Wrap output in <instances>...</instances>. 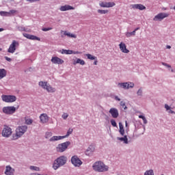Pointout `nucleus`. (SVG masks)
<instances>
[{
    "instance_id": "nucleus-1",
    "label": "nucleus",
    "mask_w": 175,
    "mask_h": 175,
    "mask_svg": "<svg viewBox=\"0 0 175 175\" xmlns=\"http://www.w3.org/2000/svg\"><path fill=\"white\" fill-rule=\"evenodd\" d=\"M92 169L94 172H98V173H105V172H109V166L106 165L105 163L98 161H96L92 165Z\"/></svg>"
},
{
    "instance_id": "nucleus-2",
    "label": "nucleus",
    "mask_w": 175,
    "mask_h": 175,
    "mask_svg": "<svg viewBox=\"0 0 175 175\" xmlns=\"http://www.w3.org/2000/svg\"><path fill=\"white\" fill-rule=\"evenodd\" d=\"M66 162H68V158L66 156H60L54 160L52 167L53 170H58L59 167L66 165Z\"/></svg>"
},
{
    "instance_id": "nucleus-3",
    "label": "nucleus",
    "mask_w": 175,
    "mask_h": 175,
    "mask_svg": "<svg viewBox=\"0 0 175 175\" xmlns=\"http://www.w3.org/2000/svg\"><path fill=\"white\" fill-rule=\"evenodd\" d=\"M28 130V126L27 125L19 126L16 129V133L12 135V140H17L20 139L25 132Z\"/></svg>"
},
{
    "instance_id": "nucleus-4",
    "label": "nucleus",
    "mask_w": 175,
    "mask_h": 175,
    "mask_svg": "<svg viewBox=\"0 0 175 175\" xmlns=\"http://www.w3.org/2000/svg\"><path fill=\"white\" fill-rule=\"evenodd\" d=\"M20 107L18 105L17 107L14 106H7L3 107L2 108V113L5 114L6 116H13L14 113H16V110H18Z\"/></svg>"
},
{
    "instance_id": "nucleus-5",
    "label": "nucleus",
    "mask_w": 175,
    "mask_h": 175,
    "mask_svg": "<svg viewBox=\"0 0 175 175\" xmlns=\"http://www.w3.org/2000/svg\"><path fill=\"white\" fill-rule=\"evenodd\" d=\"M1 100L5 103H14L17 100V97L14 95H1Z\"/></svg>"
},
{
    "instance_id": "nucleus-6",
    "label": "nucleus",
    "mask_w": 175,
    "mask_h": 175,
    "mask_svg": "<svg viewBox=\"0 0 175 175\" xmlns=\"http://www.w3.org/2000/svg\"><path fill=\"white\" fill-rule=\"evenodd\" d=\"M69 146H70V142H66L59 144L56 147V151L57 152H64L66 151Z\"/></svg>"
},
{
    "instance_id": "nucleus-7",
    "label": "nucleus",
    "mask_w": 175,
    "mask_h": 175,
    "mask_svg": "<svg viewBox=\"0 0 175 175\" xmlns=\"http://www.w3.org/2000/svg\"><path fill=\"white\" fill-rule=\"evenodd\" d=\"M118 88H122L123 90H129V88H133L135 83L133 82H123L118 83Z\"/></svg>"
},
{
    "instance_id": "nucleus-8",
    "label": "nucleus",
    "mask_w": 175,
    "mask_h": 175,
    "mask_svg": "<svg viewBox=\"0 0 175 175\" xmlns=\"http://www.w3.org/2000/svg\"><path fill=\"white\" fill-rule=\"evenodd\" d=\"M13 131H12V128L9 126L5 125L1 133L3 137H10Z\"/></svg>"
},
{
    "instance_id": "nucleus-9",
    "label": "nucleus",
    "mask_w": 175,
    "mask_h": 175,
    "mask_svg": "<svg viewBox=\"0 0 175 175\" xmlns=\"http://www.w3.org/2000/svg\"><path fill=\"white\" fill-rule=\"evenodd\" d=\"M168 13L160 12L153 18V21H162V20L169 17Z\"/></svg>"
},
{
    "instance_id": "nucleus-10",
    "label": "nucleus",
    "mask_w": 175,
    "mask_h": 175,
    "mask_svg": "<svg viewBox=\"0 0 175 175\" xmlns=\"http://www.w3.org/2000/svg\"><path fill=\"white\" fill-rule=\"evenodd\" d=\"M71 163H72L75 167H80L81 165H83V161L80 160L79 157L75 155L71 157Z\"/></svg>"
},
{
    "instance_id": "nucleus-11",
    "label": "nucleus",
    "mask_w": 175,
    "mask_h": 175,
    "mask_svg": "<svg viewBox=\"0 0 175 175\" xmlns=\"http://www.w3.org/2000/svg\"><path fill=\"white\" fill-rule=\"evenodd\" d=\"M20 46V44L18 43V41L13 40L12 44L10 45L9 49H8V53H10L11 54H14V53L16 51V49L17 47Z\"/></svg>"
},
{
    "instance_id": "nucleus-12",
    "label": "nucleus",
    "mask_w": 175,
    "mask_h": 175,
    "mask_svg": "<svg viewBox=\"0 0 175 175\" xmlns=\"http://www.w3.org/2000/svg\"><path fill=\"white\" fill-rule=\"evenodd\" d=\"M16 173V170L10 165H7L4 172L5 175H14Z\"/></svg>"
},
{
    "instance_id": "nucleus-13",
    "label": "nucleus",
    "mask_w": 175,
    "mask_h": 175,
    "mask_svg": "<svg viewBox=\"0 0 175 175\" xmlns=\"http://www.w3.org/2000/svg\"><path fill=\"white\" fill-rule=\"evenodd\" d=\"M51 62L52 64H54L55 65H62L64 64V60L57 56L53 57L51 59Z\"/></svg>"
},
{
    "instance_id": "nucleus-14",
    "label": "nucleus",
    "mask_w": 175,
    "mask_h": 175,
    "mask_svg": "<svg viewBox=\"0 0 175 175\" xmlns=\"http://www.w3.org/2000/svg\"><path fill=\"white\" fill-rule=\"evenodd\" d=\"M130 8L133 10H146V6L143 4H131Z\"/></svg>"
},
{
    "instance_id": "nucleus-15",
    "label": "nucleus",
    "mask_w": 175,
    "mask_h": 175,
    "mask_svg": "<svg viewBox=\"0 0 175 175\" xmlns=\"http://www.w3.org/2000/svg\"><path fill=\"white\" fill-rule=\"evenodd\" d=\"M49 116H47V113H42L40 116V120L41 124H47L49 122Z\"/></svg>"
},
{
    "instance_id": "nucleus-16",
    "label": "nucleus",
    "mask_w": 175,
    "mask_h": 175,
    "mask_svg": "<svg viewBox=\"0 0 175 175\" xmlns=\"http://www.w3.org/2000/svg\"><path fill=\"white\" fill-rule=\"evenodd\" d=\"M60 12H67L68 10H75V8L70 5H62L59 8Z\"/></svg>"
},
{
    "instance_id": "nucleus-17",
    "label": "nucleus",
    "mask_w": 175,
    "mask_h": 175,
    "mask_svg": "<svg viewBox=\"0 0 175 175\" xmlns=\"http://www.w3.org/2000/svg\"><path fill=\"white\" fill-rule=\"evenodd\" d=\"M109 113H111V116L113 118H118V116L120 115L118 113V109H117V108H111L109 109Z\"/></svg>"
},
{
    "instance_id": "nucleus-18",
    "label": "nucleus",
    "mask_w": 175,
    "mask_h": 175,
    "mask_svg": "<svg viewBox=\"0 0 175 175\" xmlns=\"http://www.w3.org/2000/svg\"><path fill=\"white\" fill-rule=\"evenodd\" d=\"M119 49L122 53H124V54H128L129 53V51L128 49H126V45L124 42H120L119 44Z\"/></svg>"
},
{
    "instance_id": "nucleus-19",
    "label": "nucleus",
    "mask_w": 175,
    "mask_h": 175,
    "mask_svg": "<svg viewBox=\"0 0 175 175\" xmlns=\"http://www.w3.org/2000/svg\"><path fill=\"white\" fill-rule=\"evenodd\" d=\"M23 36L25 38H27V39H29L30 40H38V41L40 40V38H38V36L28 34L27 33H23Z\"/></svg>"
},
{
    "instance_id": "nucleus-20",
    "label": "nucleus",
    "mask_w": 175,
    "mask_h": 175,
    "mask_svg": "<svg viewBox=\"0 0 175 175\" xmlns=\"http://www.w3.org/2000/svg\"><path fill=\"white\" fill-rule=\"evenodd\" d=\"M64 139H65V137H64V136H61V135L57 136V135H55V136L51 137L49 139V142H51L54 143L55 142H58V141L62 140Z\"/></svg>"
},
{
    "instance_id": "nucleus-21",
    "label": "nucleus",
    "mask_w": 175,
    "mask_h": 175,
    "mask_svg": "<svg viewBox=\"0 0 175 175\" xmlns=\"http://www.w3.org/2000/svg\"><path fill=\"white\" fill-rule=\"evenodd\" d=\"M94 152H95V146L92 145H90L85 151V154L88 156L92 155Z\"/></svg>"
},
{
    "instance_id": "nucleus-22",
    "label": "nucleus",
    "mask_w": 175,
    "mask_h": 175,
    "mask_svg": "<svg viewBox=\"0 0 175 175\" xmlns=\"http://www.w3.org/2000/svg\"><path fill=\"white\" fill-rule=\"evenodd\" d=\"M45 91L48 92L49 94H54V92L57 91V89H55V88H53L50 83H48V86H46Z\"/></svg>"
},
{
    "instance_id": "nucleus-23",
    "label": "nucleus",
    "mask_w": 175,
    "mask_h": 175,
    "mask_svg": "<svg viewBox=\"0 0 175 175\" xmlns=\"http://www.w3.org/2000/svg\"><path fill=\"white\" fill-rule=\"evenodd\" d=\"M39 87H41L43 90H46L47 86L49 85V83L47 81H41L38 83Z\"/></svg>"
},
{
    "instance_id": "nucleus-24",
    "label": "nucleus",
    "mask_w": 175,
    "mask_h": 175,
    "mask_svg": "<svg viewBox=\"0 0 175 175\" xmlns=\"http://www.w3.org/2000/svg\"><path fill=\"white\" fill-rule=\"evenodd\" d=\"M123 137H117V140L120 142H122L124 144H128L129 142H128V137L126 135H123Z\"/></svg>"
},
{
    "instance_id": "nucleus-25",
    "label": "nucleus",
    "mask_w": 175,
    "mask_h": 175,
    "mask_svg": "<svg viewBox=\"0 0 175 175\" xmlns=\"http://www.w3.org/2000/svg\"><path fill=\"white\" fill-rule=\"evenodd\" d=\"M6 75H8V71L5 70V68L0 69V80H2L4 77H6Z\"/></svg>"
},
{
    "instance_id": "nucleus-26",
    "label": "nucleus",
    "mask_w": 175,
    "mask_h": 175,
    "mask_svg": "<svg viewBox=\"0 0 175 175\" xmlns=\"http://www.w3.org/2000/svg\"><path fill=\"white\" fill-rule=\"evenodd\" d=\"M59 53H61V54H66V55H70L71 54H73V51L62 49L59 51Z\"/></svg>"
},
{
    "instance_id": "nucleus-27",
    "label": "nucleus",
    "mask_w": 175,
    "mask_h": 175,
    "mask_svg": "<svg viewBox=\"0 0 175 175\" xmlns=\"http://www.w3.org/2000/svg\"><path fill=\"white\" fill-rule=\"evenodd\" d=\"M119 133L121 136H124L125 131L124 130V126H122V123L119 122Z\"/></svg>"
},
{
    "instance_id": "nucleus-28",
    "label": "nucleus",
    "mask_w": 175,
    "mask_h": 175,
    "mask_svg": "<svg viewBox=\"0 0 175 175\" xmlns=\"http://www.w3.org/2000/svg\"><path fill=\"white\" fill-rule=\"evenodd\" d=\"M64 35H66V36H68V38H73L74 39H76V38H77V36L76 34L72 33L68 31H64Z\"/></svg>"
},
{
    "instance_id": "nucleus-29",
    "label": "nucleus",
    "mask_w": 175,
    "mask_h": 175,
    "mask_svg": "<svg viewBox=\"0 0 175 175\" xmlns=\"http://www.w3.org/2000/svg\"><path fill=\"white\" fill-rule=\"evenodd\" d=\"M144 175H155V174L154 173V170L150 169V170H147L144 173Z\"/></svg>"
},
{
    "instance_id": "nucleus-30",
    "label": "nucleus",
    "mask_w": 175,
    "mask_h": 175,
    "mask_svg": "<svg viewBox=\"0 0 175 175\" xmlns=\"http://www.w3.org/2000/svg\"><path fill=\"white\" fill-rule=\"evenodd\" d=\"M0 15L3 17H10V13H9V12L1 11Z\"/></svg>"
},
{
    "instance_id": "nucleus-31",
    "label": "nucleus",
    "mask_w": 175,
    "mask_h": 175,
    "mask_svg": "<svg viewBox=\"0 0 175 175\" xmlns=\"http://www.w3.org/2000/svg\"><path fill=\"white\" fill-rule=\"evenodd\" d=\"M85 55L87 57L88 59H90V61H94V59H96V57L90 53L85 54Z\"/></svg>"
},
{
    "instance_id": "nucleus-32",
    "label": "nucleus",
    "mask_w": 175,
    "mask_h": 175,
    "mask_svg": "<svg viewBox=\"0 0 175 175\" xmlns=\"http://www.w3.org/2000/svg\"><path fill=\"white\" fill-rule=\"evenodd\" d=\"M125 35L126 38H131V36H135L136 33H135V31H133L131 32H129V31L126 32Z\"/></svg>"
},
{
    "instance_id": "nucleus-33",
    "label": "nucleus",
    "mask_w": 175,
    "mask_h": 175,
    "mask_svg": "<svg viewBox=\"0 0 175 175\" xmlns=\"http://www.w3.org/2000/svg\"><path fill=\"white\" fill-rule=\"evenodd\" d=\"M73 133V129H69L67 131V133L66 135H64L63 137H64V139H66V137H68L69 135H72V133Z\"/></svg>"
},
{
    "instance_id": "nucleus-34",
    "label": "nucleus",
    "mask_w": 175,
    "mask_h": 175,
    "mask_svg": "<svg viewBox=\"0 0 175 175\" xmlns=\"http://www.w3.org/2000/svg\"><path fill=\"white\" fill-rule=\"evenodd\" d=\"M30 170H33L34 172H40V168L39 167H36L34 165H31L29 167Z\"/></svg>"
},
{
    "instance_id": "nucleus-35",
    "label": "nucleus",
    "mask_w": 175,
    "mask_h": 175,
    "mask_svg": "<svg viewBox=\"0 0 175 175\" xmlns=\"http://www.w3.org/2000/svg\"><path fill=\"white\" fill-rule=\"evenodd\" d=\"M137 96H143V88H139L138 90L137 91Z\"/></svg>"
},
{
    "instance_id": "nucleus-36",
    "label": "nucleus",
    "mask_w": 175,
    "mask_h": 175,
    "mask_svg": "<svg viewBox=\"0 0 175 175\" xmlns=\"http://www.w3.org/2000/svg\"><path fill=\"white\" fill-rule=\"evenodd\" d=\"M25 122L26 125H31L33 122V120L31 118H25Z\"/></svg>"
},
{
    "instance_id": "nucleus-37",
    "label": "nucleus",
    "mask_w": 175,
    "mask_h": 175,
    "mask_svg": "<svg viewBox=\"0 0 175 175\" xmlns=\"http://www.w3.org/2000/svg\"><path fill=\"white\" fill-rule=\"evenodd\" d=\"M77 62L79 64V65H85V62L80 58H77Z\"/></svg>"
},
{
    "instance_id": "nucleus-38",
    "label": "nucleus",
    "mask_w": 175,
    "mask_h": 175,
    "mask_svg": "<svg viewBox=\"0 0 175 175\" xmlns=\"http://www.w3.org/2000/svg\"><path fill=\"white\" fill-rule=\"evenodd\" d=\"M139 118H142L144 124H147L148 122L147 121V119L146 118V116H142V115H139Z\"/></svg>"
},
{
    "instance_id": "nucleus-39",
    "label": "nucleus",
    "mask_w": 175,
    "mask_h": 175,
    "mask_svg": "<svg viewBox=\"0 0 175 175\" xmlns=\"http://www.w3.org/2000/svg\"><path fill=\"white\" fill-rule=\"evenodd\" d=\"M116 6V3L114 2H107V8H113Z\"/></svg>"
},
{
    "instance_id": "nucleus-40",
    "label": "nucleus",
    "mask_w": 175,
    "mask_h": 175,
    "mask_svg": "<svg viewBox=\"0 0 175 175\" xmlns=\"http://www.w3.org/2000/svg\"><path fill=\"white\" fill-rule=\"evenodd\" d=\"M51 136H53V133H51V132H46L45 133V138L46 139H50V137H51Z\"/></svg>"
},
{
    "instance_id": "nucleus-41",
    "label": "nucleus",
    "mask_w": 175,
    "mask_h": 175,
    "mask_svg": "<svg viewBox=\"0 0 175 175\" xmlns=\"http://www.w3.org/2000/svg\"><path fill=\"white\" fill-rule=\"evenodd\" d=\"M120 105V106H122V107L124 109V110H126L128 109V107L125 105V102L121 101Z\"/></svg>"
},
{
    "instance_id": "nucleus-42",
    "label": "nucleus",
    "mask_w": 175,
    "mask_h": 175,
    "mask_svg": "<svg viewBox=\"0 0 175 175\" xmlns=\"http://www.w3.org/2000/svg\"><path fill=\"white\" fill-rule=\"evenodd\" d=\"M108 10H98V13H100V14H106V13H108Z\"/></svg>"
},
{
    "instance_id": "nucleus-43",
    "label": "nucleus",
    "mask_w": 175,
    "mask_h": 175,
    "mask_svg": "<svg viewBox=\"0 0 175 175\" xmlns=\"http://www.w3.org/2000/svg\"><path fill=\"white\" fill-rule=\"evenodd\" d=\"M17 29L19 30L21 32L27 31V30L25 29V27H23V26H18V27H17Z\"/></svg>"
},
{
    "instance_id": "nucleus-44",
    "label": "nucleus",
    "mask_w": 175,
    "mask_h": 175,
    "mask_svg": "<svg viewBox=\"0 0 175 175\" xmlns=\"http://www.w3.org/2000/svg\"><path fill=\"white\" fill-rule=\"evenodd\" d=\"M99 5L100 8H107V2H101Z\"/></svg>"
},
{
    "instance_id": "nucleus-45",
    "label": "nucleus",
    "mask_w": 175,
    "mask_h": 175,
    "mask_svg": "<svg viewBox=\"0 0 175 175\" xmlns=\"http://www.w3.org/2000/svg\"><path fill=\"white\" fill-rule=\"evenodd\" d=\"M68 117H69V114H68V113H64L62 115V118H63V120H66V118H68Z\"/></svg>"
},
{
    "instance_id": "nucleus-46",
    "label": "nucleus",
    "mask_w": 175,
    "mask_h": 175,
    "mask_svg": "<svg viewBox=\"0 0 175 175\" xmlns=\"http://www.w3.org/2000/svg\"><path fill=\"white\" fill-rule=\"evenodd\" d=\"M51 29H53V27H44L42 29V31L47 32V31H51Z\"/></svg>"
},
{
    "instance_id": "nucleus-47",
    "label": "nucleus",
    "mask_w": 175,
    "mask_h": 175,
    "mask_svg": "<svg viewBox=\"0 0 175 175\" xmlns=\"http://www.w3.org/2000/svg\"><path fill=\"white\" fill-rule=\"evenodd\" d=\"M111 124L112 126L116 127L117 126V122H116V120L113 119L111 120Z\"/></svg>"
},
{
    "instance_id": "nucleus-48",
    "label": "nucleus",
    "mask_w": 175,
    "mask_h": 175,
    "mask_svg": "<svg viewBox=\"0 0 175 175\" xmlns=\"http://www.w3.org/2000/svg\"><path fill=\"white\" fill-rule=\"evenodd\" d=\"M165 109L166 111H169V110H170V109H172V107L170 106H169V105L165 104Z\"/></svg>"
},
{
    "instance_id": "nucleus-49",
    "label": "nucleus",
    "mask_w": 175,
    "mask_h": 175,
    "mask_svg": "<svg viewBox=\"0 0 175 175\" xmlns=\"http://www.w3.org/2000/svg\"><path fill=\"white\" fill-rule=\"evenodd\" d=\"M17 11L14 10H10V12H8V13H10V16H12V14H14V13H16Z\"/></svg>"
},
{
    "instance_id": "nucleus-50",
    "label": "nucleus",
    "mask_w": 175,
    "mask_h": 175,
    "mask_svg": "<svg viewBox=\"0 0 175 175\" xmlns=\"http://www.w3.org/2000/svg\"><path fill=\"white\" fill-rule=\"evenodd\" d=\"M60 33L61 38H65V36H66V35H65V31L61 30Z\"/></svg>"
},
{
    "instance_id": "nucleus-51",
    "label": "nucleus",
    "mask_w": 175,
    "mask_h": 175,
    "mask_svg": "<svg viewBox=\"0 0 175 175\" xmlns=\"http://www.w3.org/2000/svg\"><path fill=\"white\" fill-rule=\"evenodd\" d=\"M162 65H163V66H166L167 68H172V66H170L165 62H162Z\"/></svg>"
},
{
    "instance_id": "nucleus-52",
    "label": "nucleus",
    "mask_w": 175,
    "mask_h": 175,
    "mask_svg": "<svg viewBox=\"0 0 175 175\" xmlns=\"http://www.w3.org/2000/svg\"><path fill=\"white\" fill-rule=\"evenodd\" d=\"M167 113H169L170 114H175L174 111L172 110V109H170L168 111H167Z\"/></svg>"
},
{
    "instance_id": "nucleus-53",
    "label": "nucleus",
    "mask_w": 175,
    "mask_h": 175,
    "mask_svg": "<svg viewBox=\"0 0 175 175\" xmlns=\"http://www.w3.org/2000/svg\"><path fill=\"white\" fill-rule=\"evenodd\" d=\"M5 59L6 61H8V62H11V61H12V58L8 57H7V56L5 57Z\"/></svg>"
},
{
    "instance_id": "nucleus-54",
    "label": "nucleus",
    "mask_w": 175,
    "mask_h": 175,
    "mask_svg": "<svg viewBox=\"0 0 175 175\" xmlns=\"http://www.w3.org/2000/svg\"><path fill=\"white\" fill-rule=\"evenodd\" d=\"M114 99H115V100H118V102H120V100H121V98H120V97H118V96H115Z\"/></svg>"
},
{
    "instance_id": "nucleus-55",
    "label": "nucleus",
    "mask_w": 175,
    "mask_h": 175,
    "mask_svg": "<svg viewBox=\"0 0 175 175\" xmlns=\"http://www.w3.org/2000/svg\"><path fill=\"white\" fill-rule=\"evenodd\" d=\"M72 54H83V53L80 51H72Z\"/></svg>"
},
{
    "instance_id": "nucleus-56",
    "label": "nucleus",
    "mask_w": 175,
    "mask_h": 175,
    "mask_svg": "<svg viewBox=\"0 0 175 175\" xmlns=\"http://www.w3.org/2000/svg\"><path fill=\"white\" fill-rule=\"evenodd\" d=\"M27 2H31V3L33 2H36V1H39V0H26Z\"/></svg>"
},
{
    "instance_id": "nucleus-57",
    "label": "nucleus",
    "mask_w": 175,
    "mask_h": 175,
    "mask_svg": "<svg viewBox=\"0 0 175 175\" xmlns=\"http://www.w3.org/2000/svg\"><path fill=\"white\" fill-rule=\"evenodd\" d=\"M94 65H98V58L96 57V59H94Z\"/></svg>"
},
{
    "instance_id": "nucleus-58",
    "label": "nucleus",
    "mask_w": 175,
    "mask_h": 175,
    "mask_svg": "<svg viewBox=\"0 0 175 175\" xmlns=\"http://www.w3.org/2000/svg\"><path fill=\"white\" fill-rule=\"evenodd\" d=\"M139 29H140V27H137L134 29L133 31H135V33H136V31H139Z\"/></svg>"
},
{
    "instance_id": "nucleus-59",
    "label": "nucleus",
    "mask_w": 175,
    "mask_h": 175,
    "mask_svg": "<svg viewBox=\"0 0 175 175\" xmlns=\"http://www.w3.org/2000/svg\"><path fill=\"white\" fill-rule=\"evenodd\" d=\"M161 10H163V11L167 10V8L163 7V8H161Z\"/></svg>"
},
{
    "instance_id": "nucleus-60",
    "label": "nucleus",
    "mask_w": 175,
    "mask_h": 175,
    "mask_svg": "<svg viewBox=\"0 0 175 175\" xmlns=\"http://www.w3.org/2000/svg\"><path fill=\"white\" fill-rule=\"evenodd\" d=\"M77 59L73 62V65H77Z\"/></svg>"
},
{
    "instance_id": "nucleus-61",
    "label": "nucleus",
    "mask_w": 175,
    "mask_h": 175,
    "mask_svg": "<svg viewBox=\"0 0 175 175\" xmlns=\"http://www.w3.org/2000/svg\"><path fill=\"white\" fill-rule=\"evenodd\" d=\"M166 49H172V46L170 45H167Z\"/></svg>"
},
{
    "instance_id": "nucleus-62",
    "label": "nucleus",
    "mask_w": 175,
    "mask_h": 175,
    "mask_svg": "<svg viewBox=\"0 0 175 175\" xmlns=\"http://www.w3.org/2000/svg\"><path fill=\"white\" fill-rule=\"evenodd\" d=\"M5 29L3 28H0V32H2L3 31H4Z\"/></svg>"
},
{
    "instance_id": "nucleus-63",
    "label": "nucleus",
    "mask_w": 175,
    "mask_h": 175,
    "mask_svg": "<svg viewBox=\"0 0 175 175\" xmlns=\"http://www.w3.org/2000/svg\"><path fill=\"white\" fill-rule=\"evenodd\" d=\"M125 126H128V122H125Z\"/></svg>"
},
{
    "instance_id": "nucleus-64",
    "label": "nucleus",
    "mask_w": 175,
    "mask_h": 175,
    "mask_svg": "<svg viewBox=\"0 0 175 175\" xmlns=\"http://www.w3.org/2000/svg\"><path fill=\"white\" fill-rule=\"evenodd\" d=\"M0 51H2V49L1 48H0Z\"/></svg>"
}]
</instances>
